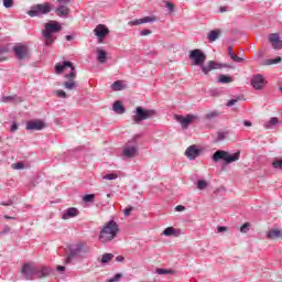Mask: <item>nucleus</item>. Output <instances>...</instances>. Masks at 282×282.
<instances>
[{
  "label": "nucleus",
  "instance_id": "f257e3e1",
  "mask_svg": "<svg viewBox=\"0 0 282 282\" xmlns=\"http://www.w3.org/2000/svg\"><path fill=\"white\" fill-rule=\"evenodd\" d=\"M65 69H70V73L65 75L67 82L63 83V87L72 91V89H76V82L74 80L76 78V68L72 62H63V64L55 65V74H63Z\"/></svg>",
  "mask_w": 282,
  "mask_h": 282
},
{
  "label": "nucleus",
  "instance_id": "f03ea898",
  "mask_svg": "<svg viewBox=\"0 0 282 282\" xmlns=\"http://www.w3.org/2000/svg\"><path fill=\"white\" fill-rule=\"evenodd\" d=\"M63 30V26L61 23L56 21H50L44 24V30H42V35L44 39V45L50 47V45H53L54 41H56L55 34H58Z\"/></svg>",
  "mask_w": 282,
  "mask_h": 282
},
{
  "label": "nucleus",
  "instance_id": "7ed1b4c3",
  "mask_svg": "<svg viewBox=\"0 0 282 282\" xmlns=\"http://www.w3.org/2000/svg\"><path fill=\"white\" fill-rule=\"evenodd\" d=\"M119 230L120 228L118 227V223H116L115 220H110L106 223L104 228L100 230L99 240L102 243H107V241H113V239L118 237Z\"/></svg>",
  "mask_w": 282,
  "mask_h": 282
},
{
  "label": "nucleus",
  "instance_id": "20e7f679",
  "mask_svg": "<svg viewBox=\"0 0 282 282\" xmlns=\"http://www.w3.org/2000/svg\"><path fill=\"white\" fill-rule=\"evenodd\" d=\"M68 250H69V253H68L67 258L65 259V263H72V260L75 257L85 258L91 251V249L89 248V245H87V242H77L75 245H70L68 247Z\"/></svg>",
  "mask_w": 282,
  "mask_h": 282
},
{
  "label": "nucleus",
  "instance_id": "39448f33",
  "mask_svg": "<svg viewBox=\"0 0 282 282\" xmlns=\"http://www.w3.org/2000/svg\"><path fill=\"white\" fill-rule=\"evenodd\" d=\"M239 158H241V152H236L234 154H230L227 151L224 150H217L212 160L213 162H219V160H223V162H225V164H232V162H237L239 161Z\"/></svg>",
  "mask_w": 282,
  "mask_h": 282
},
{
  "label": "nucleus",
  "instance_id": "423d86ee",
  "mask_svg": "<svg viewBox=\"0 0 282 282\" xmlns=\"http://www.w3.org/2000/svg\"><path fill=\"white\" fill-rule=\"evenodd\" d=\"M154 116H158V112L153 109H144L142 107H137L135 115L132 116L133 122L135 124H140V122H143V120H149L150 118H154Z\"/></svg>",
  "mask_w": 282,
  "mask_h": 282
},
{
  "label": "nucleus",
  "instance_id": "0eeeda50",
  "mask_svg": "<svg viewBox=\"0 0 282 282\" xmlns=\"http://www.w3.org/2000/svg\"><path fill=\"white\" fill-rule=\"evenodd\" d=\"M52 12V4L50 2H44L41 4H34L26 12L29 17H43L44 14H50Z\"/></svg>",
  "mask_w": 282,
  "mask_h": 282
},
{
  "label": "nucleus",
  "instance_id": "6e6552de",
  "mask_svg": "<svg viewBox=\"0 0 282 282\" xmlns=\"http://www.w3.org/2000/svg\"><path fill=\"white\" fill-rule=\"evenodd\" d=\"M138 138H140V135H135L131 141L126 143L122 151L124 158L131 159L138 155Z\"/></svg>",
  "mask_w": 282,
  "mask_h": 282
},
{
  "label": "nucleus",
  "instance_id": "1a4fd4ad",
  "mask_svg": "<svg viewBox=\"0 0 282 282\" xmlns=\"http://www.w3.org/2000/svg\"><path fill=\"white\" fill-rule=\"evenodd\" d=\"M189 61L197 67H205L204 63H206V54H204L202 50L195 48L189 52Z\"/></svg>",
  "mask_w": 282,
  "mask_h": 282
},
{
  "label": "nucleus",
  "instance_id": "9d476101",
  "mask_svg": "<svg viewBox=\"0 0 282 282\" xmlns=\"http://www.w3.org/2000/svg\"><path fill=\"white\" fill-rule=\"evenodd\" d=\"M175 121L180 122L182 126V129H187L193 124V122H198L199 121V116L197 115H186L185 117L182 115H175Z\"/></svg>",
  "mask_w": 282,
  "mask_h": 282
},
{
  "label": "nucleus",
  "instance_id": "9b49d317",
  "mask_svg": "<svg viewBox=\"0 0 282 282\" xmlns=\"http://www.w3.org/2000/svg\"><path fill=\"white\" fill-rule=\"evenodd\" d=\"M13 52L19 58V61H24L25 58H30V48L28 45L24 44H18L13 47Z\"/></svg>",
  "mask_w": 282,
  "mask_h": 282
},
{
  "label": "nucleus",
  "instance_id": "f8f14e48",
  "mask_svg": "<svg viewBox=\"0 0 282 282\" xmlns=\"http://www.w3.org/2000/svg\"><path fill=\"white\" fill-rule=\"evenodd\" d=\"M22 274L26 281H32L36 276V267L32 265V263L23 264Z\"/></svg>",
  "mask_w": 282,
  "mask_h": 282
},
{
  "label": "nucleus",
  "instance_id": "ddd939ff",
  "mask_svg": "<svg viewBox=\"0 0 282 282\" xmlns=\"http://www.w3.org/2000/svg\"><path fill=\"white\" fill-rule=\"evenodd\" d=\"M94 34L99 40V43H102V40L109 34V29L105 24H98L94 30Z\"/></svg>",
  "mask_w": 282,
  "mask_h": 282
},
{
  "label": "nucleus",
  "instance_id": "4468645a",
  "mask_svg": "<svg viewBox=\"0 0 282 282\" xmlns=\"http://www.w3.org/2000/svg\"><path fill=\"white\" fill-rule=\"evenodd\" d=\"M45 122L40 119H33L26 122V131H43Z\"/></svg>",
  "mask_w": 282,
  "mask_h": 282
},
{
  "label": "nucleus",
  "instance_id": "2eb2a0df",
  "mask_svg": "<svg viewBox=\"0 0 282 282\" xmlns=\"http://www.w3.org/2000/svg\"><path fill=\"white\" fill-rule=\"evenodd\" d=\"M251 85L253 89L261 90L265 87V78L261 74H257L251 78Z\"/></svg>",
  "mask_w": 282,
  "mask_h": 282
},
{
  "label": "nucleus",
  "instance_id": "dca6fc26",
  "mask_svg": "<svg viewBox=\"0 0 282 282\" xmlns=\"http://www.w3.org/2000/svg\"><path fill=\"white\" fill-rule=\"evenodd\" d=\"M221 67H228V65H221V64H219V63H217V62H215V61H209L208 63H207V65H205V66H202V72L206 75V76H208V73L209 72H213V69H221Z\"/></svg>",
  "mask_w": 282,
  "mask_h": 282
},
{
  "label": "nucleus",
  "instance_id": "f3484780",
  "mask_svg": "<svg viewBox=\"0 0 282 282\" xmlns=\"http://www.w3.org/2000/svg\"><path fill=\"white\" fill-rule=\"evenodd\" d=\"M200 154H202V150H199V148L195 144L189 145L185 151V155L189 160H197V158H199Z\"/></svg>",
  "mask_w": 282,
  "mask_h": 282
},
{
  "label": "nucleus",
  "instance_id": "a211bd4d",
  "mask_svg": "<svg viewBox=\"0 0 282 282\" xmlns=\"http://www.w3.org/2000/svg\"><path fill=\"white\" fill-rule=\"evenodd\" d=\"M269 43H271L273 50H282V41L279 34L272 33L269 35Z\"/></svg>",
  "mask_w": 282,
  "mask_h": 282
},
{
  "label": "nucleus",
  "instance_id": "6ab92c4d",
  "mask_svg": "<svg viewBox=\"0 0 282 282\" xmlns=\"http://www.w3.org/2000/svg\"><path fill=\"white\" fill-rule=\"evenodd\" d=\"M50 272H52V270L48 267H36L35 276H37V279H43L50 276Z\"/></svg>",
  "mask_w": 282,
  "mask_h": 282
},
{
  "label": "nucleus",
  "instance_id": "aec40b11",
  "mask_svg": "<svg viewBox=\"0 0 282 282\" xmlns=\"http://www.w3.org/2000/svg\"><path fill=\"white\" fill-rule=\"evenodd\" d=\"M162 235H164V237H180L182 230L175 229L174 227H167L163 230Z\"/></svg>",
  "mask_w": 282,
  "mask_h": 282
},
{
  "label": "nucleus",
  "instance_id": "412c9836",
  "mask_svg": "<svg viewBox=\"0 0 282 282\" xmlns=\"http://www.w3.org/2000/svg\"><path fill=\"white\" fill-rule=\"evenodd\" d=\"M267 239L274 241V239H282L281 229H270L267 234Z\"/></svg>",
  "mask_w": 282,
  "mask_h": 282
},
{
  "label": "nucleus",
  "instance_id": "4be33fe9",
  "mask_svg": "<svg viewBox=\"0 0 282 282\" xmlns=\"http://www.w3.org/2000/svg\"><path fill=\"white\" fill-rule=\"evenodd\" d=\"M155 21V18L152 17H145L139 20H133L128 22V25H142L143 23H153Z\"/></svg>",
  "mask_w": 282,
  "mask_h": 282
},
{
  "label": "nucleus",
  "instance_id": "5701e85b",
  "mask_svg": "<svg viewBox=\"0 0 282 282\" xmlns=\"http://www.w3.org/2000/svg\"><path fill=\"white\" fill-rule=\"evenodd\" d=\"M55 13L57 17H69V9L67 8V4H59L57 9L55 10Z\"/></svg>",
  "mask_w": 282,
  "mask_h": 282
},
{
  "label": "nucleus",
  "instance_id": "b1692460",
  "mask_svg": "<svg viewBox=\"0 0 282 282\" xmlns=\"http://www.w3.org/2000/svg\"><path fill=\"white\" fill-rule=\"evenodd\" d=\"M77 216H78V209L75 207H69L63 214L62 219H72V217H77Z\"/></svg>",
  "mask_w": 282,
  "mask_h": 282
},
{
  "label": "nucleus",
  "instance_id": "393cba45",
  "mask_svg": "<svg viewBox=\"0 0 282 282\" xmlns=\"http://www.w3.org/2000/svg\"><path fill=\"white\" fill-rule=\"evenodd\" d=\"M2 102H13V105H19V102H23V98L19 96H3Z\"/></svg>",
  "mask_w": 282,
  "mask_h": 282
},
{
  "label": "nucleus",
  "instance_id": "a878e982",
  "mask_svg": "<svg viewBox=\"0 0 282 282\" xmlns=\"http://www.w3.org/2000/svg\"><path fill=\"white\" fill-rule=\"evenodd\" d=\"M219 36H221V30L216 29L208 33L207 39L209 43H215V41L218 40Z\"/></svg>",
  "mask_w": 282,
  "mask_h": 282
},
{
  "label": "nucleus",
  "instance_id": "bb28decb",
  "mask_svg": "<svg viewBox=\"0 0 282 282\" xmlns=\"http://www.w3.org/2000/svg\"><path fill=\"white\" fill-rule=\"evenodd\" d=\"M228 56H230L231 61L235 63H243V58L239 57L237 54L232 53V46L227 47Z\"/></svg>",
  "mask_w": 282,
  "mask_h": 282
},
{
  "label": "nucleus",
  "instance_id": "cd10ccee",
  "mask_svg": "<svg viewBox=\"0 0 282 282\" xmlns=\"http://www.w3.org/2000/svg\"><path fill=\"white\" fill-rule=\"evenodd\" d=\"M112 109L116 113L122 115L124 113V111H127V109L124 108V106H122L121 101H115Z\"/></svg>",
  "mask_w": 282,
  "mask_h": 282
},
{
  "label": "nucleus",
  "instance_id": "c85d7f7f",
  "mask_svg": "<svg viewBox=\"0 0 282 282\" xmlns=\"http://www.w3.org/2000/svg\"><path fill=\"white\" fill-rule=\"evenodd\" d=\"M97 61H99V63H107V52L97 48Z\"/></svg>",
  "mask_w": 282,
  "mask_h": 282
},
{
  "label": "nucleus",
  "instance_id": "c756f323",
  "mask_svg": "<svg viewBox=\"0 0 282 282\" xmlns=\"http://www.w3.org/2000/svg\"><path fill=\"white\" fill-rule=\"evenodd\" d=\"M275 124H279V119L276 117H272L263 124V127L264 129H272Z\"/></svg>",
  "mask_w": 282,
  "mask_h": 282
},
{
  "label": "nucleus",
  "instance_id": "7c9ffc66",
  "mask_svg": "<svg viewBox=\"0 0 282 282\" xmlns=\"http://www.w3.org/2000/svg\"><path fill=\"white\" fill-rule=\"evenodd\" d=\"M218 83H220L223 85H228V83H232V77H230L228 75H219Z\"/></svg>",
  "mask_w": 282,
  "mask_h": 282
},
{
  "label": "nucleus",
  "instance_id": "2f4dec72",
  "mask_svg": "<svg viewBox=\"0 0 282 282\" xmlns=\"http://www.w3.org/2000/svg\"><path fill=\"white\" fill-rule=\"evenodd\" d=\"M111 259H113V254L112 253H105L101 257L100 263H109V261H111Z\"/></svg>",
  "mask_w": 282,
  "mask_h": 282
},
{
  "label": "nucleus",
  "instance_id": "473e14b6",
  "mask_svg": "<svg viewBox=\"0 0 282 282\" xmlns=\"http://www.w3.org/2000/svg\"><path fill=\"white\" fill-rule=\"evenodd\" d=\"M218 116H219V111L214 110V111H212V112H208V113L205 116V118H206V120H213V119H215V118H218Z\"/></svg>",
  "mask_w": 282,
  "mask_h": 282
},
{
  "label": "nucleus",
  "instance_id": "72a5a7b5",
  "mask_svg": "<svg viewBox=\"0 0 282 282\" xmlns=\"http://www.w3.org/2000/svg\"><path fill=\"white\" fill-rule=\"evenodd\" d=\"M208 187V182H206L205 180H199L198 182H197V188L199 189V191H204L205 188H207Z\"/></svg>",
  "mask_w": 282,
  "mask_h": 282
},
{
  "label": "nucleus",
  "instance_id": "f704fd0d",
  "mask_svg": "<svg viewBox=\"0 0 282 282\" xmlns=\"http://www.w3.org/2000/svg\"><path fill=\"white\" fill-rule=\"evenodd\" d=\"M111 88L113 89V91H120L122 90V82L117 80L112 84Z\"/></svg>",
  "mask_w": 282,
  "mask_h": 282
},
{
  "label": "nucleus",
  "instance_id": "c9c22d12",
  "mask_svg": "<svg viewBox=\"0 0 282 282\" xmlns=\"http://www.w3.org/2000/svg\"><path fill=\"white\" fill-rule=\"evenodd\" d=\"M11 167L14 170V171H21V169H25V164H23V162H17V163H13L11 165Z\"/></svg>",
  "mask_w": 282,
  "mask_h": 282
},
{
  "label": "nucleus",
  "instance_id": "e433bc0d",
  "mask_svg": "<svg viewBox=\"0 0 282 282\" xmlns=\"http://www.w3.org/2000/svg\"><path fill=\"white\" fill-rule=\"evenodd\" d=\"M281 61H282L281 57L270 58V59H267L265 65H276V63H281Z\"/></svg>",
  "mask_w": 282,
  "mask_h": 282
},
{
  "label": "nucleus",
  "instance_id": "4c0bfd02",
  "mask_svg": "<svg viewBox=\"0 0 282 282\" xmlns=\"http://www.w3.org/2000/svg\"><path fill=\"white\" fill-rule=\"evenodd\" d=\"M156 274H174L173 270H166V269H156Z\"/></svg>",
  "mask_w": 282,
  "mask_h": 282
},
{
  "label": "nucleus",
  "instance_id": "58836bf2",
  "mask_svg": "<svg viewBox=\"0 0 282 282\" xmlns=\"http://www.w3.org/2000/svg\"><path fill=\"white\" fill-rule=\"evenodd\" d=\"M84 202L89 203V202H94V199H96V195L95 194H86L83 197Z\"/></svg>",
  "mask_w": 282,
  "mask_h": 282
},
{
  "label": "nucleus",
  "instance_id": "ea45409f",
  "mask_svg": "<svg viewBox=\"0 0 282 282\" xmlns=\"http://www.w3.org/2000/svg\"><path fill=\"white\" fill-rule=\"evenodd\" d=\"M217 135H218L217 140H218L219 142H221V140H226V138L228 137V132L218 131V132H217Z\"/></svg>",
  "mask_w": 282,
  "mask_h": 282
},
{
  "label": "nucleus",
  "instance_id": "a19ab883",
  "mask_svg": "<svg viewBox=\"0 0 282 282\" xmlns=\"http://www.w3.org/2000/svg\"><path fill=\"white\" fill-rule=\"evenodd\" d=\"M57 98H67V93L63 89H58L55 91Z\"/></svg>",
  "mask_w": 282,
  "mask_h": 282
},
{
  "label": "nucleus",
  "instance_id": "79ce46f5",
  "mask_svg": "<svg viewBox=\"0 0 282 282\" xmlns=\"http://www.w3.org/2000/svg\"><path fill=\"white\" fill-rule=\"evenodd\" d=\"M272 166H273V169H280V170H282V159H281V160H274V161L272 162Z\"/></svg>",
  "mask_w": 282,
  "mask_h": 282
},
{
  "label": "nucleus",
  "instance_id": "37998d69",
  "mask_svg": "<svg viewBox=\"0 0 282 282\" xmlns=\"http://www.w3.org/2000/svg\"><path fill=\"white\" fill-rule=\"evenodd\" d=\"M104 180H118V174L116 173L106 174L104 175Z\"/></svg>",
  "mask_w": 282,
  "mask_h": 282
},
{
  "label": "nucleus",
  "instance_id": "c03bdc74",
  "mask_svg": "<svg viewBox=\"0 0 282 282\" xmlns=\"http://www.w3.org/2000/svg\"><path fill=\"white\" fill-rule=\"evenodd\" d=\"M248 230H250V224L249 223H246L243 224L241 227H240V232H248Z\"/></svg>",
  "mask_w": 282,
  "mask_h": 282
},
{
  "label": "nucleus",
  "instance_id": "a18cd8bd",
  "mask_svg": "<svg viewBox=\"0 0 282 282\" xmlns=\"http://www.w3.org/2000/svg\"><path fill=\"white\" fill-rule=\"evenodd\" d=\"M165 8H167L169 12H173L175 10V4L173 2H165Z\"/></svg>",
  "mask_w": 282,
  "mask_h": 282
},
{
  "label": "nucleus",
  "instance_id": "49530a36",
  "mask_svg": "<svg viewBox=\"0 0 282 282\" xmlns=\"http://www.w3.org/2000/svg\"><path fill=\"white\" fill-rule=\"evenodd\" d=\"M3 6H4V8H12V6H14V1L13 0H3Z\"/></svg>",
  "mask_w": 282,
  "mask_h": 282
},
{
  "label": "nucleus",
  "instance_id": "de8ad7c7",
  "mask_svg": "<svg viewBox=\"0 0 282 282\" xmlns=\"http://www.w3.org/2000/svg\"><path fill=\"white\" fill-rule=\"evenodd\" d=\"M131 213H133V207L129 206L123 210V215L126 217H129L131 215Z\"/></svg>",
  "mask_w": 282,
  "mask_h": 282
},
{
  "label": "nucleus",
  "instance_id": "09e8293b",
  "mask_svg": "<svg viewBox=\"0 0 282 282\" xmlns=\"http://www.w3.org/2000/svg\"><path fill=\"white\" fill-rule=\"evenodd\" d=\"M120 279H122V274L117 273L112 279H110L109 282H118Z\"/></svg>",
  "mask_w": 282,
  "mask_h": 282
},
{
  "label": "nucleus",
  "instance_id": "8fccbe9b",
  "mask_svg": "<svg viewBox=\"0 0 282 282\" xmlns=\"http://www.w3.org/2000/svg\"><path fill=\"white\" fill-rule=\"evenodd\" d=\"M237 102H239V99H230L227 102V107H235V105H237Z\"/></svg>",
  "mask_w": 282,
  "mask_h": 282
},
{
  "label": "nucleus",
  "instance_id": "3c124183",
  "mask_svg": "<svg viewBox=\"0 0 282 282\" xmlns=\"http://www.w3.org/2000/svg\"><path fill=\"white\" fill-rule=\"evenodd\" d=\"M149 34H151V30H149V29H144L140 33L141 36H149Z\"/></svg>",
  "mask_w": 282,
  "mask_h": 282
},
{
  "label": "nucleus",
  "instance_id": "603ef678",
  "mask_svg": "<svg viewBox=\"0 0 282 282\" xmlns=\"http://www.w3.org/2000/svg\"><path fill=\"white\" fill-rule=\"evenodd\" d=\"M175 210H176L177 213H183V210H186V207L183 206V205H177V206L175 207Z\"/></svg>",
  "mask_w": 282,
  "mask_h": 282
},
{
  "label": "nucleus",
  "instance_id": "864d4df0",
  "mask_svg": "<svg viewBox=\"0 0 282 282\" xmlns=\"http://www.w3.org/2000/svg\"><path fill=\"white\" fill-rule=\"evenodd\" d=\"M57 3H59V6H69V0H57Z\"/></svg>",
  "mask_w": 282,
  "mask_h": 282
},
{
  "label": "nucleus",
  "instance_id": "5fc2aeb1",
  "mask_svg": "<svg viewBox=\"0 0 282 282\" xmlns=\"http://www.w3.org/2000/svg\"><path fill=\"white\" fill-rule=\"evenodd\" d=\"M19 129V124H17V122H13L11 126V133H14V131H17Z\"/></svg>",
  "mask_w": 282,
  "mask_h": 282
},
{
  "label": "nucleus",
  "instance_id": "6e6d98bb",
  "mask_svg": "<svg viewBox=\"0 0 282 282\" xmlns=\"http://www.w3.org/2000/svg\"><path fill=\"white\" fill-rule=\"evenodd\" d=\"M8 52H9L8 46L0 47V55L1 54H8Z\"/></svg>",
  "mask_w": 282,
  "mask_h": 282
},
{
  "label": "nucleus",
  "instance_id": "4d7b16f0",
  "mask_svg": "<svg viewBox=\"0 0 282 282\" xmlns=\"http://www.w3.org/2000/svg\"><path fill=\"white\" fill-rule=\"evenodd\" d=\"M10 230H11L10 226H6L3 231L0 232V235H6V234L10 232Z\"/></svg>",
  "mask_w": 282,
  "mask_h": 282
},
{
  "label": "nucleus",
  "instance_id": "13d9d810",
  "mask_svg": "<svg viewBox=\"0 0 282 282\" xmlns=\"http://www.w3.org/2000/svg\"><path fill=\"white\" fill-rule=\"evenodd\" d=\"M226 230H228L227 227H223V226L218 227V232H226Z\"/></svg>",
  "mask_w": 282,
  "mask_h": 282
},
{
  "label": "nucleus",
  "instance_id": "bf43d9fd",
  "mask_svg": "<svg viewBox=\"0 0 282 282\" xmlns=\"http://www.w3.org/2000/svg\"><path fill=\"white\" fill-rule=\"evenodd\" d=\"M56 270H57V272H65V267L57 265Z\"/></svg>",
  "mask_w": 282,
  "mask_h": 282
},
{
  "label": "nucleus",
  "instance_id": "052dcab7",
  "mask_svg": "<svg viewBox=\"0 0 282 282\" xmlns=\"http://www.w3.org/2000/svg\"><path fill=\"white\" fill-rule=\"evenodd\" d=\"M116 261H118V262H122V261H124V257H122V256H118V257L116 258Z\"/></svg>",
  "mask_w": 282,
  "mask_h": 282
},
{
  "label": "nucleus",
  "instance_id": "680f3d73",
  "mask_svg": "<svg viewBox=\"0 0 282 282\" xmlns=\"http://www.w3.org/2000/svg\"><path fill=\"white\" fill-rule=\"evenodd\" d=\"M220 12H221V13L228 12V7H220Z\"/></svg>",
  "mask_w": 282,
  "mask_h": 282
},
{
  "label": "nucleus",
  "instance_id": "e2e57ef3",
  "mask_svg": "<svg viewBox=\"0 0 282 282\" xmlns=\"http://www.w3.org/2000/svg\"><path fill=\"white\" fill-rule=\"evenodd\" d=\"M243 124H245V127H252V122H250V121H245Z\"/></svg>",
  "mask_w": 282,
  "mask_h": 282
},
{
  "label": "nucleus",
  "instance_id": "0e129e2a",
  "mask_svg": "<svg viewBox=\"0 0 282 282\" xmlns=\"http://www.w3.org/2000/svg\"><path fill=\"white\" fill-rule=\"evenodd\" d=\"M72 39H74V36H72V35H66V41H72Z\"/></svg>",
  "mask_w": 282,
  "mask_h": 282
},
{
  "label": "nucleus",
  "instance_id": "69168bd1",
  "mask_svg": "<svg viewBox=\"0 0 282 282\" xmlns=\"http://www.w3.org/2000/svg\"><path fill=\"white\" fill-rule=\"evenodd\" d=\"M3 61H8L7 57L0 56V63H3Z\"/></svg>",
  "mask_w": 282,
  "mask_h": 282
},
{
  "label": "nucleus",
  "instance_id": "338daca9",
  "mask_svg": "<svg viewBox=\"0 0 282 282\" xmlns=\"http://www.w3.org/2000/svg\"><path fill=\"white\" fill-rule=\"evenodd\" d=\"M4 219H15L14 217L4 216Z\"/></svg>",
  "mask_w": 282,
  "mask_h": 282
},
{
  "label": "nucleus",
  "instance_id": "774afa93",
  "mask_svg": "<svg viewBox=\"0 0 282 282\" xmlns=\"http://www.w3.org/2000/svg\"><path fill=\"white\" fill-rule=\"evenodd\" d=\"M107 197H111V195H110V194H108V195H107Z\"/></svg>",
  "mask_w": 282,
  "mask_h": 282
}]
</instances>
